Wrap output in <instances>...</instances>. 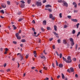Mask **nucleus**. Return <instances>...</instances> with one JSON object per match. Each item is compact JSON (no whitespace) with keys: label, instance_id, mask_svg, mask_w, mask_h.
Returning a JSON list of instances; mask_svg holds the SVG:
<instances>
[{"label":"nucleus","instance_id":"obj_1","mask_svg":"<svg viewBox=\"0 0 80 80\" xmlns=\"http://www.w3.org/2000/svg\"><path fill=\"white\" fill-rule=\"evenodd\" d=\"M62 5L63 6H65L66 7H68V3L64 0H63Z\"/></svg>","mask_w":80,"mask_h":80},{"label":"nucleus","instance_id":"obj_2","mask_svg":"<svg viewBox=\"0 0 80 80\" xmlns=\"http://www.w3.org/2000/svg\"><path fill=\"white\" fill-rule=\"evenodd\" d=\"M21 2V5L20 7L21 8H23L24 7H25V2H24L23 1H20Z\"/></svg>","mask_w":80,"mask_h":80},{"label":"nucleus","instance_id":"obj_3","mask_svg":"<svg viewBox=\"0 0 80 80\" xmlns=\"http://www.w3.org/2000/svg\"><path fill=\"white\" fill-rule=\"evenodd\" d=\"M15 35L17 39H18V40H20V39H21V37L19 36V33H17Z\"/></svg>","mask_w":80,"mask_h":80},{"label":"nucleus","instance_id":"obj_4","mask_svg":"<svg viewBox=\"0 0 80 80\" xmlns=\"http://www.w3.org/2000/svg\"><path fill=\"white\" fill-rule=\"evenodd\" d=\"M36 4L37 7H40L41 6V5H42V3L41 2L39 1L36 2Z\"/></svg>","mask_w":80,"mask_h":80},{"label":"nucleus","instance_id":"obj_5","mask_svg":"<svg viewBox=\"0 0 80 80\" xmlns=\"http://www.w3.org/2000/svg\"><path fill=\"white\" fill-rule=\"evenodd\" d=\"M53 33H54V35L56 36V37H59V36H58V34L56 32H53Z\"/></svg>","mask_w":80,"mask_h":80},{"label":"nucleus","instance_id":"obj_6","mask_svg":"<svg viewBox=\"0 0 80 80\" xmlns=\"http://www.w3.org/2000/svg\"><path fill=\"white\" fill-rule=\"evenodd\" d=\"M71 20L74 22H78V20L77 19H72Z\"/></svg>","mask_w":80,"mask_h":80},{"label":"nucleus","instance_id":"obj_7","mask_svg":"<svg viewBox=\"0 0 80 80\" xmlns=\"http://www.w3.org/2000/svg\"><path fill=\"white\" fill-rule=\"evenodd\" d=\"M72 62V59H67V63H70Z\"/></svg>","mask_w":80,"mask_h":80},{"label":"nucleus","instance_id":"obj_8","mask_svg":"<svg viewBox=\"0 0 80 80\" xmlns=\"http://www.w3.org/2000/svg\"><path fill=\"white\" fill-rule=\"evenodd\" d=\"M42 23L43 25H46L47 24V21L46 20H44L43 21Z\"/></svg>","mask_w":80,"mask_h":80},{"label":"nucleus","instance_id":"obj_9","mask_svg":"<svg viewBox=\"0 0 80 80\" xmlns=\"http://www.w3.org/2000/svg\"><path fill=\"white\" fill-rule=\"evenodd\" d=\"M72 5H74V7L75 8H77V3L75 2H73L72 3Z\"/></svg>","mask_w":80,"mask_h":80},{"label":"nucleus","instance_id":"obj_10","mask_svg":"<svg viewBox=\"0 0 80 80\" xmlns=\"http://www.w3.org/2000/svg\"><path fill=\"white\" fill-rule=\"evenodd\" d=\"M63 44H67V41H66V40L64 39L63 40Z\"/></svg>","mask_w":80,"mask_h":80},{"label":"nucleus","instance_id":"obj_11","mask_svg":"<svg viewBox=\"0 0 80 80\" xmlns=\"http://www.w3.org/2000/svg\"><path fill=\"white\" fill-rule=\"evenodd\" d=\"M1 6L2 8H6V5H5V4H2Z\"/></svg>","mask_w":80,"mask_h":80},{"label":"nucleus","instance_id":"obj_12","mask_svg":"<svg viewBox=\"0 0 80 80\" xmlns=\"http://www.w3.org/2000/svg\"><path fill=\"white\" fill-rule=\"evenodd\" d=\"M63 66V64L62 63L59 64L58 65V67H59L60 68H62Z\"/></svg>","mask_w":80,"mask_h":80},{"label":"nucleus","instance_id":"obj_13","mask_svg":"<svg viewBox=\"0 0 80 80\" xmlns=\"http://www.w3.org/2000/svg\"><path fill=\"white\" fill-rule=\"evenodd\" d=\"M19 55H20V58H21L20 61H22V60L23 59V56H22V54H20Z\"/></svg>","mask_w":80,"mask_h":80},{"label":"nucleus","instance_id":"obj_14","mask_svg":"<svg viewBox=\"0 0 80 80\" xmlns=\"http://www.w3.org/2000/svg\"><path fill=\"white\" fill-rule=\"evenodd\" d=\"M69 40L71 42H73V39L72 38H69Z\"/></svg>","mask_w":80,"mask_h":80},{"label":"nucleus","instance_id":"obj_15","mask_svg":"<svg viewBox=\"0 0 80 80\" xmlns=\"http://www.w3.org/2000/svg\"><path fill=\"white\" fill-rule=\"evenodd\" d=\"M45 7L46 8H48V7H52V6L48 4L46 5Z\"/></svg>","mask_w":80,"mask_h":80},{"label":"nucleus","instance_id":"obj_16","mask_svg":"<svg viewBox=\"0 0 80 80\" xmlns=\"http://www.w3.org/2000/svg\"><path fill=\"white\" fill-rule=\"evenodd\" d=\"M71 46H73L74 45H75V43L73 41L72 42H71Z\"/></svg>","mask_w":80,"mask_h":80},{"label":"nucleus","instance_id":"obj_17","mask_svg":"<svg viewBox=\"0 0 80 80\" xmlns=\"http://www.w3.org/2000/svg\"><path fill=\"white\" fill-rule=\"evenodd\" d=\"M70 70L72 72H74V69L73 68H70Z\"/></svg>","mask_w":80,"mask_h":80},{"label":"nucleus","instance_id":"obj_18","mask_svg":"<svg viewBox=\"0 0 80 80\" xmlns=\"http://www.w3.org/2000/svg\"><path fill=\"white\" fill-rule=\"evenodd\" d=\"M40 57L41 58L43 59L44 60H46V58H45V56H43V57Z\"/></svg>","mask_w":80,"mask_h":80},{"label":"nucleus","instance_id":"obj_19","mask_svg":"<svg viewBox=\"0 0 80 80\" xmlns=\"http://www.w3.org/2000/svg\"><path fill=\"white\" fill-rule=\"evenodd\" d=\"M57 26H56L55 25H54V30H55V31L56 32H57Z\"/></svg>","mask_w":80,"mask_h":80},{"label":"nucleus","instance_id":"obj_20","mask_svg":"<svg viewBox=\"0 0 80 80\" xmlns=\"http://www.w3.org/2000/svg\"><path fill=\"white\" fill-rule=\"evenodd\" d=\"M62 58H63L64 61H65V62H66V63H67V59H66V58H64V57H62Z\"/></svg>","mask_w":80,"mask_h":80},{"label":"nucleus","instance_id":"obj_21","mask_svg":"<svg viewBox=\"0 0 80 80\" xmlns=\"http://www.w3.org/2000/svg\"><path fill=\"white\" fill-rule=\"evenodd\" d=\"M21 42H26V41L25 39H22L21 40Z\"/></svg>","mask_w":80,"mask_h":80},{"label":"nucleus","instance_id":"obj_22","mask_svg":"<svg viewBox=\"0 0 80 80\" xmlns=\"http://www.w3.org/2000/svg\"><path fill=\"white\" fill-rule=\"evenodd\" d=\"M58 3H62L63 2V0H58Z\"/></svg>","mask_w":80,"mask_h":80},{"label":"nucleus","instance_id":"obj_23","mask_svg":"<svg viewBox=\"0 0 80 80\" xmlns=\"http://www.w3.org/2000/svg\"><path fill=\"white\" fill-rule=\"evenodd\" d=\"M62 79H64V77H65V76H64V74H63V73H62Z\"/></svg>","mask_w":80,"mask_h":80},{"label":"nucleus","instance_id":"obj_24","mask_svg":"<svg viewBox=\"0 0 80 80\" xmlns=\"http://www.w3.org/2000/svg\"><path fill=\"white\" fill-rule=\"evenodd\" d=\"M67 60H72L71 59V57L70 56H68L67 58Z\"/></svg>","mask_w":80,"mask_h":80},{"label":"nucleus","instance_id":"obj_25","mask_svg":"<svg viewBox=\"0 0 80 80\" xmlns=\"http://www.w3.org/2000/svg\"><path fill=\"white\" fill-rule=\"evenodd\" d=\"M49 18H53V16L52 15V14H50Z\"/></svg>","mask_w":80,"mask_h":80},{"label":"nucleus","instance_id":"obj_26","mask_svg":"<svg viewBox=\"0 0 80 80\" xmlns=\"http://www.w3.org/2000/svg\"><path fill=\"white\" fill-rule=\"evenodd\" d=\"M47 28V30H51V28H50V27H48Z\"/></svg>","mask_w":80,"mask_h":80},{"label":"nucleus","instance_id":"obj_27","mask_svg":"<svg viewBox=\"0 0 80 80\" xmlns=\"http://www.w3.org/2000/svg\"><path fill=\"white\" fill-rule=\"evenodd\" d=\"M72 34H75V30H72Z\"/></svg>","mask_w":80,"mask_h":80},{"label":"nucleus","instance_id":"obj_28","mask_svg":"<svg viewBox=\"0 0 80 80\" xmlns=\"http://www.w3.org/2000/svg\"><path fill=\"white\" fill-rule=\"evenodd\" d=\"M31 2V0H28V3L29 4Z\"/></svg>","mask_w":80,"mask_h":80},{"label":"nucleus","instance_id":"obj_29","mask_svg":"<svg viewBox=\"0 0 80 80\" xmlns=\"http://www.w3.org/2000/svg\"><path fill=\"white\" fill-rule=\"evenodd\" d=\"M60 58H61L62 57V54L60 53Z\"/></svg>","mask_w":80,"mask_h":80},{"label":"nucleus","instance_id":"obj_30","mask_svg":"<svg viewBox=\"0 0 80 80\" xmlns=\"http://www.w3.org/2000/svg\"><path fill=\"white\" fill-rule=\"evenodd\" d=\"M62 13H60L59 14V17L60 18H62Z\"/></svg>","mask_w":80,"mask_h":80},{"label":"nucleus","instance_id":"obj_31","mask_svg":"<svg viewBox=\"0 0 80 80\" xmlns=\"http://www.w3.org/2000/svg\"><path fill=\"white\" fill-rule=\"evenodd\" d=\"M78 10H74V13H77V12H78Z\"/></svg>","mask_w":80,"mask_h":80},{"label":"nucleus","instance_id":"obj_32","mask_svg":"<svg viewBox=\"0 0 80 80\" xmlns=\"http://www.w3.org/2000/svg\"><path fill=\"white\" fill-rule=\"evenodd\" d=\"M58 43H60V39H59L58 40Z\"/></svg>","mask_w":80,"mask_h":80},{"label":"nucleus","instance_id":"obj_33","mask_svg":"<svg viewBox=\"0 0 80 80\" xmlns=\"http://www.w3.org/2000/svg\"><path fill=\"white\" fill-rule=\"evenodd\" d=\"M67 25H64V28H67Z\"/></svg>","mask_w":80,"mask_h":80},{"label":"nucleus","instance_id":"obj_34","mask_svg":"<svg viewBox=\"0 0 80 80\" xmlns=\"http://www.w3.org/2000/svg\"><path fill=\"white\" fill-rule=\"evenodd\" d=\"M43 53H44L45 55H47V52H45V50H44L43 51Z\"/></svg>","mask_w":80,"mask_h":80},{"label":"nucleus","instance_id":"obj_35","mask_svg":"<svg viewBox=\"0 0 80 80\" xmlns=\"http://www.w3.org/2000/svg\"><path fill=\"white\" fill-rule=\"evenodd\" d=\"M71 17H72V16H68V18H69V19L71 18Z\"/></svg>","mask_w":80,"mask_h":80},{"label":"nucleus","instance_id":"obj_36","mask_svg":"<svg viewBox=\"0 0 80 80\" xmlns=\"http://www.w3.org/2000/svg\"><path fill=\"white\" fill-rule=\"evenodd\" d=\"M80 34V32H78L77 35V37H78V36H79V35Z\"/></svg>","mask_w":80,"mask_h":80},{"label":"nucleus","instance_id":"obj_37","mask_svg":"<svg viewBox=\"0 0 80 80\" xmlns=\"http://www.w3.org/2000/svg\"><path fill=\"white\" fill-rule=\"evenodd\" d=\"M78 47V44H76V47H75V48H76V50H77V49Z\"/></svg>","mask_w":80,"mask_h":80},{"label":"nucleus","instance_id":"obj_38","mask_svg":"<svg viewBox=\"0 0 80 80\" xmlns=\"http://www.w3.org/2000/svg\"><path fill=\"white\" fill-rule=\"evenodd\" d=\"M13 43L14 44H17V42L16 41H13Z\"/></svg>","mask_w":80,"mask_h":80},{"label":"nucleus","instance_id":"obj_39","mask_svg":"<svg viewBox=\"0 0 80 80\" xmlns=\"http://www.w3.org/2000/svg\"><path fill=\"white\" fill-rule=\"evenodd\" d=\"M23 20V18H20L18 20V22H21Z\"/></svg>","mask_w":80,"mask_h":80},{"label":"nucleus","instance_id":"obj_40","mask_svg":"<svg viewBox=\"0 0 80 80\" xmlns=\"http://www.w3.org/2000/svg\"><path fill=\"white\" fill-rule=\"evenodd\" d=\"M1 12L2 13H3V14H4V11H3V10H1Z\"/></svg>","mask_w":80,"mask_h":80},{"label":"nucleus","instance_id":"obj_41","mask_svg":"<svg viewBox=\"0 0 80 80\" xmlns=\"http://www.w3.org/2000/svg\"><path fill=\"white\" fill-rule=\"evenodd\" d=\"M28 55H26V58H28Z\"/></svg>","mask_w":80,"mask_h":80},{"label":"nucleus","instance_id":"obj_42","mask_svg":"<svg viewBox=\"0 0 80 80\" xmlns=\"http://www.w3.org/2000/svg\"><path fill=\"white\" fill-rule=\"evenodd\" d=\"M56 63L57 66H58V62L57 60H56Z\"/></svg>","mask_w":80,"mask_h":80},{"label":"nucleus","instance_id":"obj_43","mask_svg":"<svg viewBox=\"0 0 80 80\" xmlns=\"http://www.w3.org/2000/svg\"><path fill=\"white\" fill-rule=\"evenodd\" d=\"M7 3L8 5H10V2L9 1H7Z\"/></svg>","mask_w":80,"mask_h":80},{"label":"nucleus","instance_id":"obj_44","mask_svg":"<svg viewBox=\"0 0 80 80\" xmlns=\"http://www.w3.org/2000/svg\"><path fill=\"white\" fill-rule=\"evenodd\" d=\"M76 58H73V61H74V62H75V61H76Z\"/></svg>","mask_w":80,"mask_h":80},{"label":"nucleus","instance_id":"obj_45","mask_svg":"<svg viewBox=\"0 0 80 80\" xmlns=\"http://www.w3.org/2000/svg\"><path fill=\"white\" fill-rule=\"evenodd\" d=\"M41 30L42 32H44V31H45V30H44V29L43 28H41Z\"/></svg>","mask_w":80,"mask_h":80},{"label":"nucleus","instance_id":"obj_46","mask_svg":"<svg viewBox=\"0 0 80 80\" xmlns=\"http://www.w3.org/2000/svg\"><path fill=\"white\" fill-rule=\"evenodd\" d=\"M6 66H7V64L5 63L3 65V66L4 67H5Z\"/></svg>","mask_w":80,"mask_h":80},{"label":"nucleus","instance_id":"obj_47","mask_svg":"<svg viewBox=\"0 0 80 80\" xmlns=\"http://www.w3.org/2000/svg\"><path fill=\"white\" fill-rule=\"evenodd\" d=\"M75 77L76 78H78V75L77 74H76Z\"/></svg>","mask_w":80,"mask_h":80},{"label":"nucleus","instance_id":"obj_48","mask_svg":"<svg viewBox=\"0 0 80 80\" xmlns=\"http://www.w3.org/2000/svg\"><path fill=\"white\" fill-rule=\"evenodd\" d=\"M48 10L50 12H52V9H48Z\"/></svg>","mask_w":80,"mask_h":80},{"label":"nucleus","instance_id":"obj_49","mask_svg":"<svg viewBox=\"0 0 80 80\" xmlns=\"http://www.w3.org/2000/svg\"><path fill=\"white\" fill-rule=\"evenodd\" d=\"M52 66L53 68H55V65L54 64V63H52Z\"/></svg>","mask_w":80,"mask_h":80},{"label":"nucleus","instance_id":"obj_50","mask_svg":"<svg viewBox=\"0 0 80 80\" xmlns=\"http://www.w3.org/2000/svg\"><path fill=\"white\" fill-rule=\"evenodd\" d=\"M32 23H34V24L35 23V20H33L32 21Z\"/></svg>","mask_w":80,"mask_h":80},{"label":"nucleus","instance_id":"obj_51","mask_svg":"<svg viewBox=\"0 0 80 80\" xmlns=\"http://www.w3.org/2000/svg\"><path fill=\"white\" fill-rule=\"evenodd\" d=\"M7 72H10V69H8V70H7Z\"/></svg>","mask_w":80,"mask_h":80},{"label":"nucleus","instance_id":"obj_52","mask_svg":"<svg viewBox=\"0 0 80 80\" xmlns=\"http://www.w3.org/2000/svg\"><path fill=\"white\" fill-rule=\"evenodd\" d=\"M56 54H57V55L58 56H60V55H59V54H58V52H57V51H56Z\"/></svg>","mask_w":80,"mask_h":80},{"label":"nucleus","instance_id":"obj_53","mask_svg":"<svg viewBox=\"0 0 80 80\" xmlns=\"http://www.w3.org/2000/svg\"><path fill=\"white\" fill-rule=\"evenodd\" d=\"M13 29L14 30H16V29H17V27H14L13 28Z\"/></svg>","mask_w":80,"mask_h":80},{"label":"nucleus","instance_id":"obj_54","mask_svg":"<svg viewBox=\"0 0 80 80\" xmlns=\"http://www.w3.org/2000/svg\"><path fill=\"white\" fill-rule=\"evenodd\" d=\"M21 13V12H19L18 13V15H20Z\"/></svg>","mask_w":80,"mask_h":80},{"label":"nucleus","instance_id":"obj_55","mask_svg":"<svg viewBox=\"0 0 80 80\" xmlns=\"http://www.w3.org/2000/svg\"><path fill=\"white\" fill-rule=\"evenodd\" d=\"M33 53H34V54H37V53H36V51H34L33 52Z\"/></svg>","mask_w":80,"mask_h":80},{"label":"nucleus","instance_id":"obj_56","mask_svg":"<svg viewBox=\"0 0 80 80\" xmlns=\"http://www.w3.org/2000/svg\"><path fill=\"white\" fill-rule=\"evenodd\" d=\"M40 35V33H38L37 35H34V37H38V35Z\"/></svg>","mask_w":80,"mask_h":80},{"label":"nucleus","instance_id":"obj_57","mask_svg":"<svg viewBox=\"0 0 80 80\" xmlns=\"http://www.w3.org/2000/svg\"><path fill=\"white\" fill-rule=\"evenodd\" d=\"M31 68H32V69L33 70L34 69V68H35V67H32Z\"/></svg>","mask_w":80,"mask_h":80},{"label":"nucleus","instance_id":"obj_58","mask_svg":"<svg viewBox=\"0 0 80 80\" xmlns=\"http://www.w3.org/2000/svg\"><path fill=\"white\" fill-rule=\"evenodd\" d=\"M53 49H55V45H53L52 47Z\"/></svg>","mask_w":80,"mask_h":80},{"label":"nucleus","instance_id":"obj_59","mask_svg":"<svg viewBox=\"0 0 80 80\" xmlns=\"http://www.w3.org/2000/svg\"><path fill=\"white\" fill-rule=\"evenodd\" d=\"M3 49L2 48H0V51L1 52H2L3 51Z\"/></svg>","mask_w":80,"mask_h":80},{"label":"nucleus","instance_id":"obj_60","mask_svg":"<svg viewBox=\"0 0 80 80\" xmlns=\"http://www.w3.org/2000/svg\"><path fill=\"white\" fill-rule=\"evenodd\" d=\"M5 50H6V51L7 52V51H8V49L7 48H6Z\"/></svg>","mask_w":80,"mask_h":80},{"label":"nucleus","instance_id":"obj_61","mask_svg":"<svg viewBox=\"0 0 80 80\" xmlns=\"http://www.w3.org/2000/svg\"><path fill=\"white\" fill-rule=\"evenodd\" d=\"M23 44H20V47H23Z\"/></svg>","mask_w":80,"mask_h":80},{"label":"nucleus","instance_id":"obj_62","mask_svg":"<svg viewBox=\"0 0 80 80\" xmlns=\"http://www.w3.org/2000/svg\"><path fill=\"white\" fill-rule=\"evenodd\" d=\"M57 77L58 78H59L60 77V75H59Z\"/></svg>","mask_w":80,"mask_h":80},{"label":"nucleus","instance_id":"obj_63","mask_svg":"<svg viewBox=\"0 0 80 80\" xmlns=\"http://www.w3.org/2000/svg\"><path fill=\"white\" fill-rule=\"evenodd\" d=\"M46 2V0L43 1V3H45V2Z\"/></svg>","mask_w":80,"mask_h":80},{"label":"nucleus","instance_id":"obj_64","mask_svg":"<svg viewBox=\"0 0 80 80\" xmlns=\"http://www.w3.org/2000/svg\"><path fill=\"white\" fill-rule=\"evenodd\" d=\"M80 25V23H78L76 24V26H79Z\"/></svg>","mask_w":80,"mask_h":80}]
</instances>
